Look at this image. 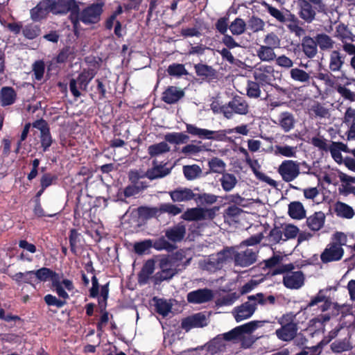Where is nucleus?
<instances>
[{"label":"nucleus","instance_id":"obj_1","mask_svg":"<svg viewBox=\"0 0 355 355\" xmlns=\"http://www.w3.org/2000/svg\"><path fill=\"white\" fill-rule=\"evenodd\" d=\"M53 15H65L69 13L75 34L80 29V22L89 24V6L80 11V6L83 3L76 0H50Z\"/></svg>","mask_w":355,"mask_h":355},{"label":"nucleus","instance_id":"obj_2","mask_svg":"<svg viewBox=\"0 0 355 355\" xmlns=\"http://www.w3.org/2000/svg\"><path fill=\"white\" fill-rule=\"evenodd\" d=\"M248 299V302H245L233 309L232 313L237 322L250 318L256 311L257 304H266L265 296L261 293L249 295Z\"/></svg>","mask_w":355,"mask_h":355},{"label":"nucleus","instance_id":"obj_3","mask_svg":"<svg viewBox=\"0 0 355 355\" xmlns=\"http://www.w3.org/2000/svg\"><path fill=\"white\" fill-rule=\"evenodd\" d=\"M294 318L295 316L290 313L284 314L278 320L281 327L276 330L275 334L279 340L288 342L296 336L298 327L297 324L294 322Z\"/></svg>","mask_w":355,"mask_h":355},{"label":"nucleus","instance_id":"obj_4","mask_svg":"<svg viewBox=\"0 0 355 355\" xmlns=\"http://www.w3.org/2000/svg\"><path fill=\"white\" fill-rule=\"evenodd\" d=\"M220 111L226 119H230L235 114H247L249 112V105L242 96L236 95L228 103L220 107Z\"/></svg>","mask_w":355,"mask_h":355},{"label":"nucleus","instance_id":"obj_5","mask_svg":"<svg viewBox=\"0 0 355 355\" xmlns=\"http://www.w3.org/2000/svg\"><path fill=\"white\" fill-rule=\"evenodd\" d=\"M92 286L90 287V297H97L98 309L103 311L107 307V301L109 295L110 282L103 284L99 283L96 275L92 277Z\"/></svg>","mask_w":355,"mask_h":355},{"label":"nucleus","instance_id":"obj_6","mask_svg":"<svg viewBox=\"0 0 355 355\" xmlns=\"http://www.w3.org/2000/svg\"><path fill=\"white\" fill-rule=\"evenodd\" d=\"M258 251L253 248H246L240 252L234 251L232 248V257L236 266L248 267L257 261Z\"/></svg>","mask_w":355,"mask_h":355},{"label":"nucleus","instance_id":"obj_7","mask_svg":"<svg viewBox=\"0 0 355 355\" xmlns=\"http://www.w3.org/2000/svg\"><path fill=\"white\" fill-rule=\"evenodd\" d=\"M278 173L284 181L290 182L300 175V164L297 161L284 160L278 168Z\"/></svg>","mask_w":355,"mask_h":355},{"label":"nucleus","instance_id":"obj_8","mask_svg":"<svg viewBox=\"0 0 355 355\" xmlns=\"http://www.w3.org/2000/svg\"><path fill=\"white\" fill-rule=\"evenodd\" d=\"M275 69L271 65L262 64L256 65L252 75L255 80L260 83L261 86L271 85L275 80Z\"/></svg>","mask_w":355,"mask_h":355},{"label":"nucleus","instance_id":"obj_9","mask_svg":"<svg viewBox=\"0 0 355 355\" xmlns=\"http://www.w3.org/2000/svg\"><path fill=\"white\" fill-rule=\"evenodd\" d=\"M32 126L40 131V144L44 152L49 150L53 144V138L51 135L50 128L47 121L43 119L35 120Z\"/></svg>","mask_w":355,"mask_h":355},{"label":"nucleus","instance_id":"obj_10","mask_svg":"<svg viewBox=\"0 0 355 355\" xmlns=\"http://www.w3.org/2000/svg\"><path fill=\"white\" fill-rule=\"evenodd\" d=\"M207 325L206 315L201 312L186 317L181 322V328L186 332L193 328H202Z\"/></svg>","mask_w":355,"mask_h":355},{"label":"nucleus","instance_id":"obj_11","mask_svg":"<svg viewBox=\"0 0 355 355\" xmlns=\"http://www.w3.org/2000/svg\"><path fill=\"white\" fill-rule=\"evenodd\" d=\"M50 12L53 15L50 0H42L30 10V16L34 22H37L46 19Z\"/></svg>","mask_w":355,"mask_h":355},{"label":"nucleus","instance_id":"obj_12","mask_svg":"<svg viewBox=\"0 0 355 355\" xmlns=\"http://www.w3.org/2000/svg\"><path fill=\"white\" fill-rule=\"evenodd\" d=\"M344 254V250L339 244L329 243L320 255L321 261L327 263L340 261Z\"/></svg>","mask_w":355,"mask_h":355},{"label":"nucleus","instance_id":"obj_13","mask_svg":"<svg viewBox=\"0 0 355 355\" xmlns=\"http://www.w3.org/2000/svg\"><path fill=\"white\" fill-rule=\"evenodd\" d=\"M304 275L301 270L286 273L283 277L284 286L289 289L297 290L304 284Z\"/></svg>","mask_w":355,"mask_h":355},{"label":"nucleus","instance_id":"obj_14","mask_svg":"<svg viewBox=\"0 0 355 355\" xmlns=\"http://www.w3.org/2000/svg\"><path fill=\"white\" fill-rule=\"evenodd\" d=\"M184 96V92L175 86H168L162 92L161 99L164 103L171 105L178 103Z\"/></svg>","mask_w":355,"mask_h":355},{"label":"nucleus","instance_id":"obj_15","mask_svg":"<svg viewBox=\"0 0 355 355\" xmlns=\"http://www.w3.org/2000/svg\"><path fill=\"white\" fill-rule=\"evenodd\" d=\"M232 258V248H226L216 254L209 257L207 264L213 269H220L223 264Z\"/></svg>","mask_w":355,"mask_h":355},{"label":"nucleus","instance_id":"obj_16","mask_svg":"<svg viewBox=\"0 0 355 355\" xmlns=\"http://www.w3.org/2000/svg\"><path fill=\"white\" fill-rule=\"evenodd\" d=\"M187 233L186 226L183 223H179L177 225L168 227L165 230V236L169 241L174 243L181 242Z\"/></svg>","mask_w":355,"mask_h":355},{"label":"nucleus","instance_id":"obj_17","mask_svg":"<svg viewBox=\"0 0 355 355\" xmlns=\"http://www.w3.org/2000/svg\"><path fill=\"white\" fill-rule=\"evenodd\" d=\"M213 293L207 288L198 289L187 294V301L189 303L201 304L211 301L213 299Z\"/></svg>","mask_w":355,"mask_h":355},{"label":"nucleus","instance_id":"obj_18","mask_svg":"<svg viewBox=\"0 0 355 355\" xmlns=\"http://www.w3.org/2000/svg\"><path fill=\"white\" fill-rule=\"evenodd\" d=\"M168 194L173 202H187L195 200L196 193L189 188L178 187L173 191H170Z\"/></svg>","mask_w":355,"mask_h":355},{"label":"nucleus","instance_id":"obj_19","mask_svg":"<svg viewBox=\"0 0 355 355\" xmlns=\"http://www.w3.org/2000/svg\"><path fill=\"white\" fill-rule=\"evenodd\" d=\"M194 69L198 77L209 82L216 79L218 77L217 71L211 66L205 64H196L194 65Z\"/></svg>","mask_w":355,"mask_h":355},{"label":"nucleus","instance_id":"obj_20","mask_svg":"<svg viewBox=\"0 0 355 355\" xmlns=\"http://www.w3.org/2000/svg\"><path fill=\"white\" fill-rule=\"evenodd\" d=\"M299 15L301 19L307 23H311L315 19L316 12L313 6L307 0H299Z\"/></svg>","mask_w":355,"mask_h":355},{"label":"nucleus","instance_id":"obj_21","mask_svg":"<svg viewBox=\"0 0 355 355\" xmlns=\"http://www.w3.org/2000/svg\"><path fill=\"white\" fill-rule=\"evenodd\" d=\"M345 55L339 50H333L329 54V69L331 72L340 71L345 64Z\"/></svg>","mask_w":355,"mask_h":355},{"label":"nucleus","instance_id":"obj_22","mask_svg":"<svg viewBox=\"0 0 355 355\" xmlns=\"http://www.w3.org/2000/svg\"><path fill=\"white\" fill-rule=\"evenodd\" d=\"M303 53L309 58H313L318 53V46L314 37L305 36L302 41Z\"/></svg>","mask_w":355,"mask_h":355},{"label":"nucleus","instance_id":"obj_23","mask_svg":"<svg viewBox=\"0 0 355 355\" xmlns=\"http://www.w3.org/2000/svg\"><path fill=\"white\" fill-rule=\"evenodd\" d=\"M334 36L342 43L346 41L352 42L355 41V35H353L348 26L343 23H340L336 26Z\"/></svg>","mask_w":355,"mask_h":355},{"label":"nucleus","instance_id":"obj_24","mask_svg":"<svg viewBox=\"0 0 355 355\" xmlns=\"http://www.w3.org/2000/svg\"><path fill=\"white\" fill-rule=\"evenodd\" d=\"M17 99V93L12 87H3L0 91V100L2 106L14 104Z\"/></svg>","mask_w":355,"mask_h":355},{"label":"nucleus","instance_id":"obj_25","mask_svg":"<svg viewBox=\"0 0 355 355\" xmlns=\"http://www.w3.org/2000/svg\"><path fill=\"white\" fill-rule=\"evenodd\" d=\"M155 261L152 259L147 260L138 274V282L140 284L148 283L150 276L155 270Z\"/></svg>","mask_w":355,"mask_h":355},{"label":"nucleus","instance_id":"obj_26","mask_svg":"<svg viewBox=\"0 0 355 355\" xmlns=\"http://www.w3.org/2000/svg\"><path fill=\"white\" fill-rule=\"evenodd\" d=\"M324 221V214L322 211H317L307 218L306 224L312 231H318L323 227Z\"/></svg>","mask_w":355,"mask_h":355},{"label":"nucleus","instance_id":"obj_27","mask_svg":"<svg viewBox=\"0 0 355 355\" xmlns=\"http://www.w3.org/2000/svg\"><path fill=\"white\" fill-rule=\"evenodd\" d=\"M295 119L294 115L289 112H283L279 116V125L285 132H288L294 128Z\"/></svg>","mask_w":355,"mask_h":355},{"label":"nucleus","instance_id":"obj_28","mask_svg":"<svg viewBox=\"0 0 355 355\" xmlns=\"http://www.w3.org/2000/svg\"><path fill=\"white\" fill-rule=\"evenodd\" d=\"M317 46L322 51H330L334 46L335 42L327 34L322 33H318L314 37Z\"/></svg>","mask_w":355,"mask_h":355},{"label":"nucleus","instance_id":"obj_29","mask_svg":"<svg viewBox=\"0 0 355 355\" xmlns=\"http://www.w3.org/2000/svg\"><path fill=\"white\" fill-rule=\"evenodd\" d=\"M88 196L89 195L87 193H84L83 190H81L80 193L76 198L77 202L74 210L76 216L83 217V218L89 216L88 210L86 207V199Z\"/></svg>","mask_w":355,"mask_h":355},{"label":"nucleus","instance_id":"obj_30","mask_svg":"<svg viewBox=\"0 0 355 355\" xmlns=\"http://www.w3.org/2000/svg\"><path fill=\"white\" fill-rule=\"evenodd\" d=\"M288 213L293 219L300 220L306 217V210L299 201H293L288 205Z\"/></svg>","mask_w":355,"mask_h":355},{"label":"nucleus","instance_id":"obj_31","mask_svg":"<svg viewBox=\"0 0 355 355\" xmlns=\"http://www.w3.org/2000/svg\"><path fill=\"white\" fill-rule=\"evenodd\" d=\"M287 28L291 33H295L297 37H300L305 33V30L300 26V20L291 12H288L286 17Z\"/></svg>","mask_w":355,"mask_h":355},{"label":"nucleus","instance_id":"obj_32","mask_svg":"<svg viewBox=\"0 0 355 355\" xmlns=\"http://www.w3.org/2000/svg\"><path fill=\"white\" fill-rule=\"evenodd\" d=\"M41 33L42 30L40 26L33 22L26 24L22 28V35L27 40H35L39 37Z\"/></svg>","mask_w":355,"mask_h":355},{"label":"nucleus","instance_id":"obj_33","mask_svg":"<svg viewBox=\"0 0 355 355\" xmlns=\"http://www.w3.org/2000/svg\"><path fill=\"white\" fill-rule=\"evenodd\" d=\"M187 132L192 136H196L200 139L211 140L212 130L200 128L193 124H186Z\"/></svg>","mask_w":355,"mask_h":355},{"label":"nucleus","instance_id":"obj_34","mask_svg":"<svg viewBox=\"0 0 355 355\" xmlns=\"http://www.w3.org/2000/svg\"><path fill=\"white\" fill-rule=\"evenodd\" d=\"M331 157L336 162H338L342 159L341 151L344 153H349L350 149L347 146L340 141H331V147L329 149Z\"/></svg>","mask_w":355,"mask_h":355},{"label":"nucleus","instance_id":"obj_35","mask_svg":"<svg viewBox=\"0 0 355 355\" xmlns=\"http://www.w3.org/2000/svg\"><path fill=\"white\" fill-rule=\"evenodd\" d=\"M240 151L241 153H243L246 156V157H247L246 158V161H247L248 163H249L250 164V166H251V168L252 169V171L254 173V175H255V176L257 177V179H259V180H261L262 182H264L267 183L270 186H272V187H275L277 186V182L275 180L270 178L269 176L266 175L265 173L258 171L250 164L251 163V159L249 157V154H248L247 150H245L243 148H240Z\"/></svg>","mask_w":355,"mask_h":355},{"label":"nucleus","instance_id":"obj_36","mask_svg":"<svg viewBox=\"0 0 355 355\" xmlns=\"http://www.w3.org/2000/svg\"><path fill=\"white\" fill-rule=\"evenodd\" d=\"M170 169L164 168L162 165H157L151 168H148L143 177H146L150 180L162 178L170 173Z\"/></svg>","mask_w":355,"mask_h":355},{"label":"nucleus","instance_id":"obj_37","mask_svg":"<svg viewBox=\"0 0 355 355\" xmlns=\"http://www.w3.org/2000/svg\"><path fill=\"white\" fill-rule=\"evenodd\" d=\"M334 211L338 216L348 219L352 218L354 215L352 207L340 201L336 202L334 205Z\"/></svg>","mask_w":355,"mask_h":355},{"label":"nucleus","instance_id":"obj_38","mask_svg":"<svg viewBox=\"0 0 355 355\" xmlns=\"http://www.w3.org/2000/svg\"><path fill=\"white\" fill-rule=\"evenodd\" d=\"M11 278L19 285L24 283L33 286L34 282H35L34 270L26 271L25 272H19L12 275Z\"/></svg>","mask_w":355,"mask_h":355},{"label":"nucleus","instance_id":"obj_39","mask_svg":"<svg viewBox=\"0 0 355 355\" xmlns=\"http://www.w3.org/2000/svg\"><path fill=\"white\" fill-rule=\"evenodd\" d=\"M169 151L170 146L166 141L152 144L148 147V153L150 157H155Z\"/></svg>","mask_w":355,"mask_h":355},{"label":"nucleus","instance_id":"obj_40","mask_svg":"<svg viewBox=\"0 0 355 355\" xmlns=\"http://www.w3.org/2000/svg\"><path fill=\"white\" fill-rule=\"evenodd\" d=\"M152 248L158 251L165 250L171 252L177 248V245L167 241L164 236H161L153 242L152 241Z\"/></svg>","mask_w":355,"mask_h":355},{"label":"nucleus","instance_id":"obj_41","mask_svg":"<svg viewBox=\"0 0 355 355\" xmlns=\"http://www.w3.org/2000/svg\"><path fill=\"white\" fill-rule=\"evenodd\" d=\"M164 139L169 144L179 145L187 143L189 137L183 132H169L165 135Z\"/></svg>","mask_w":355,"mask_h":355},{"label":"nucleus","instance_id":"obj_42","mask_svg":"<svg viewBox=\"0 0 355 355\" xmlns=\"http://www.w3.org/2000/svg\"><path fill=\"white\" fill-rule=\"evenodd\" d=\"M202 208L194 207L187 209L181 216V218L187 221H198L203 220Z\"/></svg>","mask_w":355,"mask_h":355},{"label":"nucleus","instance_id":"obj_43","mask_svg":"<svg viewBox=\"0 0 355 355\" xmlns=\"http://www.w3.org/2000/svg\"><path fill=\"white\" fill-rule=\"evenodd\" d=\"M264 6L267 12L277 21L282 24L286 23V17H288V12H291L288 10H285V12H284L267 3H265Z\"/></svg>","mask_w":355,"mask_h":355},{"label":"nucleus","instance_id":"obj_44","mask_svg":"<svg viewBox=\"0 0 355 355\" xmlns=\"http://www.w3.org/2000/svg\"><path fill=\"white\" fill-rule=\"evenodd\" d=\"M178 272V270L177 268L161 269V271L157 272L153 277L154 284H159L165 280H169Z\"/></svg>","mask_w":355,"mask_h":355},{"label":"nucleus","instance_id":"obj_45","mask_svg":"<svg viewBox=\"0 0 355 355\" xmlns=\"http://www.w3.org/2000/svg\"><path fill=\"white\" fill-rule=\"evenodd\" d=\"M266 239L268 241V244L270 245H275L283 241V232L282 227L275 225L271 229L268 235L266 237Z\"/></svg>","mask_w":355,"mask_h":355},{"label":"nucleus","instance_id":"obj_46","mask_svg":"<svg viewBox=\"0 0 355 355\" xmlns=\"http://www.w3.org/2000/svg\"><path fill=\"white\" fill-rule=\"evenodd\" d=\"M137 214L140 218L146 220L160 216L159 207L140 206L137 208Z\"/></svg>","mask_w":355,"mask_h":355},{"label":"nucleus","instance_id":"obj_47","mask_svg":"<svg viewBox=\"0 0 355 355\" xmlns=\"http://www.w3.org/2000/svg\"><path fill=\"white\" fill-rule=\"evenodd\" d=\"M330 347L334 353L340 354L351 350L352 345L349 339L345 338L335 340L331 344Z\"/></svg>","mask_w":355,"mask_h":355},{"label":"nucleus","instance_id":"obj_48","mask_svg":"<svg viewBox=\"0 0 355 355\" xmlns=\"http://www.w3.org/2000/svg\"><path fill=\"white\" fill-rule=\"evenodd\" d=\"M261 87H262L261 84L257 80H248L246 85V95L250 98H259L261 94Z\"/></svg>","mask_w":355,"mask_h":355},{"label":"nucleus","instance_id":"obj_49","mask_svg":"<svg viewBox=\"0 0 355 355\" xmlns=\"http://www.w3.org/2000/svg\"><path fill=\"white\" fill-rule=\"evenodd\" d=\"M198 144H190L184 146L181 149V153L186 156H191L197 155L200 152L208 150L204 144H202L201 141H198Z\"/></svg>","mask_w":355,"mask_h":355},{"label":"nucleus","instance_id":"obj_50","mask_svg":"<svg viewBox=\"0 0 355 355\" xmlns=\"http://www.w3.org/2000/svg\"><path fill=\"white\" fill-rule=\"evenodd\" d=\"M257 54L261 61H272L276 58V54L274 49L271 46L261 45L257 51Z\"/></svg>","mask_w":355,"mask_h":355},{"label":"nucleus","instance_id":"obj_51","mask_svg":"<svg viewBox=\"0 0 355 355\" xmlns=\"http://www.w3.org/2000/svg\"><path fill=\"white\" fill-rule=\"evenodd\" d=\"M105 3L99 1L90 4V24L100 21Z\"/></svg>","mask_w":355,"mask_h":355},{"label":"nucleus","instance_id":"obj_52","mask_svg":"<svg viewBox=\"0 0 355 355\" xmlns=\"http://www.w3.org/2000/svg\"><path fill=\"white\" fill-rule=\"evenodd\" d=\"M220 182L224 191H230L236 186L237 180L234 174L225 173L223 174Z\"/></svg>","mask_w":355,"mask_h":355},{"label":"nucleus","instance_id":"obj_53","mask_svg":"<svg viewBox=\"0 0 355 355\" xmlns=\"http://www.w3.org/2000/svg\"><path fill=\"white\" fill-rule=\"evenodd\" d=\"M247 28V23L239 17L236 18L230 25L229 28L234 35H240L245 33Z\"/></svg>","mask_w":355,"mask_h":355},{"label":"nucleus","instance_id":"obj_54","mask_svg":"<svg viewBox=\"0 0 355 355\" xmlns=\"http://www.w3.org/2000/svg\"><path fill=\"white\" fill-rule=\"evenodd\" d=\"M166 71L170 76L180 78L182 76H186L189 73L183 64L173 63L170 64Z\"/></svg>","mask_w":355,"mask_h":355},{"label":"nucleus","instance_id":"obj_55","mask_svg":"<svg viewBox=\"0 0 355 355\" xmlns=\"http://www.w3.org/2000/svg\"><path fill=\"white\" fill-rule=\"evenodd\" d=\"M322 291L320 290L318 295L313 297L311 301L308 304V306H313L317 305L319 302H324V304L321 306L322 311H327L331 306V301L329 299H327L326 297L322 294Z\"/></svg>","mask_w":355,"mask_h":355},{"label":"nucleus","instance_id":"obj_56","mask_svg":"<svg viewBox=\"0 0 355 355\" xmlns=\"http://www.w3.org/2000/svg\"><path fill=\"white\" fill-rule=\"evenodd\" d=\"M290 75L293 80L302 83H309L311 78L309 73L299 68L292 69Z\"/></svg>","mask_w":355,"mask_h":355},{"label":"nucleus","instance_id":"obj_57","mask_svg":"<svg viewBox=\"0 0 355 355\" xmlns=\"http://www.w3.org/2000/svg\"><path fill=\"white\" fill-rule=\"evenodd\" d=\"M159 216L164 213H167L171 216H177L182 212L181 207L171 203H162L159 207Z\"/></svg>","mask_w":355,"mask_h":355},{"label":"nucleus","instance_id":"obj_58","mask_svg":"<svg viewBox=\"0 0 355 355\" xmlns=\"http://www.w3.org/2000/svg\"><path fill=\"white\" fill-rule=\"evenodd\" d=\"M153 300L155 301L156 312L163 316H166L171 310V305L164 299L154 297Z\"/></svg>","mask_w":355,"mask_h":355},{"label":"nucleus","instance_id":"obj_59","mask_svg":"<svg viewBox=\"0 0 355 355\" xmlns=\"http://www.w3.org/2000/svg\"><path fill=\"white\" fill-rule=\"evenodd\" d=\"M208 166L211 172L223 173L225 170V163L218 157H213L208 162Z\"/></svg>","mask_w":355,"mask_h":355},{"label":"nucleus","instance_id":"obj_60","mask_svg":"<svg viewBox=\"0 0 355 355\" xmlns=\"http://www.w3.org/2000/svg\"><path fill=\"white\" fill-rule=\"evenodd\" d=\"M282 232L284 236L283 242H285L288 240L295 239L299 234L300 230L293 224H286L282 227Z\"/></svg>","mask_w":355,"mask_h":355},{"label":"nucleus","instance_id":"obj_61","mask_svg":"<svg viewBox=\"0 0 355 355\" xmlns=\"http://www.w3.org/2000/svg\"><path fill=\"white\" fill-rule=\"evenodd\" d=\"M311 144L319 150L329 152V149L331 147V144H328V141L323 136L318 135L316 137H313L311 139Z\"/></svg>","mask_w":355,"mask_h":355},{"label":"nucleus","instance_id":"obj_62","mask_svg":"<svg viewBox=\"0 0 355 355\" xmlns=\"http://www.w3.org/2000/svg\"><path fill=\"white\" fill-rule=\"evenodd\" d=\"M247 26L253 33H257L263 29L265 22L261 18L252 15L248 21Z\"/></svg>","mask_w":355,"mask_h":355},{"label":"nucleus","instance_id":"obj_63","mask_svg":"<svg viewBox=\"0 0 355 355\" xmlns=\"http://www.w3.org/2000/svg\"><path fill=\"white\" fill-rule=\"evenodd\" d=\"M225 347V340L222 336V334L218 335L214 339H212L209 345V349L212 353L223 351Z\"/></svg>","mask_w":355,"mask_h":355},{"label":"nucleus","instance_id":"obj_64","mask_svg":"<svg viewBox=\"0 0 355 355\" xmlns=\"http://www.w3.org/2000/svg\"><path fill=\"white\" fill-rule=\"evenodd\" d=\"M201 168L199 166L196 164L193 165H187L183 166V173L185 176V178L189 180H191L195 178H196L199 174L201 173Z\"/></svg>","mask_w":355,"mask_h":355}]
</instances>
